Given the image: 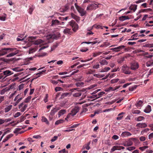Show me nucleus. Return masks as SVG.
<instances>
[{"mask_svg": "<svg viewBox=\"0 0 153 153\" xmlns=\"http://www.w3.org/2000/svg\"><path fill=\"white\" fill-rule=\"evenodd\" d=\"M37 38V36H29L27 39L25 41L26 42H29L31 44H33L35 45H38L43 43V41L40 39H38L36 40H34Z\"/></svg>", "mask_w": 153, "mask_h": 153, "instance_id": "f257e3e1", "label": "nucleus"}, {"mask_svg": "<svg viewBox=\"0 0 153 153\" xmlns=\"http://www.w3.org/2000/svg\"><path fill=\"white\" fill-rule=\"evenodd\" d=\"M16 48H5L1 49L0 50V56L4 55L11 52H13Z\"/></svg>", "mask_w": 153, "mask_h": 153, "instance_id": "f03ea898", "label": "nucleus"}, {"mask_svg": "<svg viewBox=\"0 0 153 153\" xmlns=\"http://www.w3.org/2000/svg\"><path fill=\"white\" fill-rule=\"evenodd\" d=\"M100 4H98L97 2L96 1H93L92 4H89L88 5L86 8L87 10H95L97 8L99 7L98 5Z\"/></svg>", "mask_w": 153, "mask_h": 153, "instance_id": "7ed1b4c3", "label": "nucleus"}, {"mask_svg": "<svg viewBox=\"0 0 153 153\" xmlns=\"http://www.w3.org/2000/svg\"><path fill=\"white\" fill-rule=\"evenodd\" d=\"M79 107L76 106L75 107L72 108L71 111L67 116V118H68L71 116L75 115L79 111Z\"/></svg>", "mask_w": 153, "mask_h": 153, "instance_id": "20e7f679", "label": "nucleus"}, {"mask_svg": "<svg viewBox=\"0 0 153 153\" xmlns=\"http://www.w3.org/2000/svg\"><path fill=\"white\" fill-rule=\"evenodd\" d=\"M74 5L80 14L81 16H83L86 14V12L83 9L77 5L76 3H75Z\"/></svg>", "mask_w": 153, "mask_h": 153, "instance_id": "39448f33", "label": "nucleus"}, {"mask_svg": "<svg viewBox=\"0 0 153 153\" xmlns=\"http://www.w3.org/2000/svg\"><path fill=\"white\" fill-rule=\"evenodd\" d=\"M57 37V35L55 34H49L46 36V39L48 40L47 42H52L53 39H56Z\"/></svg>", "mask_w": 153, "mask_h": 153, "instance_id": "423d86ee", "label": "nucleus"}, {"mask_svg": "<svg viewBox=\"0 0 153 153\" xmlns=\"http://www.w3.org/2000/svg\"><path fill=\"white\" fill-rule=\"evenodd\" d=\"M122 70L123 72L126 74H129L131 72L129 67L126 65H124L122 67Z\"/></svg>", "mask_w": 153, "mask_h": 153, "instance_id": "0eeeda50", "label": "nucleus"}, {"mask_svg": "<svg viewBox=\"0 0 153 153\" xmlns=\"http://www.w3.org/2000/svg\"><path fill=\"white\" fill-rule=\"evenodd\" d=\"M139 67V64L138 63L134 62L132 63L131 65V68L133 70H135Z\"/></svg>", "mask_w": 153, "mask_h": 153, "instance_id": "6e6552de", "label": "nucleus"}, {"mask_svg": "<svg viewBox=\"0 0 153 153\" xmlns=\"http://www.w3.org/2000/svg\"><path fill=\"white\" fill-rule=\"evenodd\" d=\"M12 52L10 54H7L6 56V57H12L14 56L19 53V50H17V49L16 48V49L13 52Z\"/></svg>", "mask_w": 153, "mask_h": 153, "instance_id": "1a4fd4ad", "label": "nucleus"}, {"mask_svg": "<svg viewBox=\"0 0 153 153\" xmlns=\"http://www.w3.org/2000/svg\"><path fill=\"white\" fill-rule=\"evenodd\" d=\"M5 76V77L13 74L14 73L13 71H12L9 70H6L3 71Z\"/></svg>", "mask_w": 153, "mask_h": 153, "instance_id": "9d476101", "label": "nucleus"}, {"mask_svg": "<svg viewBox=\"0 0 153 153\" xmlns=\"http://www.w3.org/2000/svg\"><path fill=\"white\" fill-rule=\"evenodd\" d=\"M136 126L137 128H143L146 127L147 126L146 124L144 123H138L136 125Z\"/></svg>", "mask_w": 153, "mask_h": 153, "instance_id": "9b49d317", "label": "nucleus"}, {"mask_svg": "<svg viewBox=\"0 0 153 153\" xmlns=\"http://www.w3.org/2000/svg\"><path fill=\"white\" fill-rule=\"evenodd\" d=\"M66 112V111L65 109H62L60 110L58 112V115L59 117L63 115L64 114H65Z\"/></svg>", "mask_w": 153, "mask_h": 153, "instance_id": "f8f14e48", "label": "nucleus"}, {"mask_svg": "<svg viewBox=\"0 0 153 153\" xmlns=\"http://www.w3.org/2000/svg\"><path fill=\"white\" fill-rule=\"evenodd\" d=\"M68 93H62L61 94V93L58 92V97L60 95H61V96L59 99H62L64 98L65 97H66L68 95Z\"/></svg>", "mask_w": 153, "mask_h": 153, "instance_id": "ddd939ff", "label": "nucleus"}, {"mask_svg": "<svg viewBox=\"0 0 153 153\" xmlns=\"http://www.w3.org/2000/svg\"><path fill=\"white\" fill-rule=\"evenodd\" d=\"M57 78V76H53L52 77V79L51 80V82L54 85H56L57 84V80H54V79H56Z\"/></svg>", "mask_w": 153, "mask_h": 153, "instance_id": "4468645a", "label": "nucleus"}, {"mask_svg": "<svg viewBox=\"0 0 153 153\" xmlns=\"http://www.w3.org/2000/svg\"><path fill=\"white\" fill-rule=\"evenodd\" d=\"M151 111V107L150 105H148L144 110V111L146 113H149Z\"/></svg>", "mask_w": 153, "mask_h": 153, "instance_id": "2eb2a0df", "label": "nucleus"}, {"mask_svg": "<svg viewBox=\"0 0 153 153\" xmlns=\"http://www.w3.org/2000/svg\"><path fill=\"white\" fill-rule=\"evenodd\" d=\"M131 134L129 132L125 131L122 132L121 135L123 137H126L131 136Z\"/></svg>", "mask_w": 153, "mask_h": 153, "instance_id": "dca6fc26", "label": "nucleus"}, {"mask_svg": "<svg viewBox=\"0 0 153 153\" xmlns=\"http://www.w3.org/2000/svg\"><path fill=\"white\" fill-rule=\"evenodd\" d=\"M130 19L129 17L128 16H122L119 17V20L122 21H123L127 20V19Z\"/></svg>", "mask_w": 153, "mask_h": 153, "instance_id": "f3484780", "label": "nucleus"}, {"mask_svg": "<svg viewBox=\"0 0 153 153\" xmlns=\"http://www.w3.org/2000/svg\"><path fill=\"white\" fill-rule=\"evenodd\" d=\"M71 29L69 28H66L64 29L63 31L64 33L66 34L71 35Z\"/></svg>", "mask_w": 153, "mask_h": 153, "instance_id": "a211bd4d", "label": "nucleus"}, {"mask_svg": "<svg viewBox=\"0 0 153 153\" xmlns=\"http://www.w3.org/2000/svg\"><path fill=\"white\" fill-rule=\"evenodd\" d=\"M135 138H130L129 140L128 141H126L127 142V143L128 144L129 146L132 145L133 144V142L132 140H135Z\"/></svg>", "mask_w": 153, "mask_h": 153, "instance_id": "6ab92c4d", "label": "nucleus"}, {"mask_svg": "<svg viewBox=\"0 0 153 153\" xmlns=\"http://www.w3.org/2000/svg\"><path fill=\"white\" fill-rule=\"evenodd\" d=\"M137 5H131L129 7V9L132 10L134 12L137 9Z\"/></svg>", "mask_w": 153, "mask_h": 153, "instance_id": "aec40b11", "label": "nucleus"}, {"mask_svg": "<svg viewBox=\"0 0 153 153\" xmlns=\"http://www.w3.org/2000/svg\"><path fill=\"white\" fill-rule=\"evenodd\" d=\"M12 105H9L7 106V107H6L4 108V111L5 112H7L9 111L12 108Z\"/></svg>", "mask_w": 153, "mask_h": 153, "instance_id": "412c9836", "label": "nucleus"}, {"mask_svg": "<svg viewBox=\"0 0 153 153\" xmlns=\"http://www.w3.org/2000/svg\"><path fill=\"white\" fill-rule=\"evenodd\" d=\"M124 114V113L123 112L119 114L118 115V117L116 118V119L117 120H121L122 119L123 117V116L122 115Z\"/></svg>", "mask_w": 153, "mask_h": 153, "instance_id": "4be33fe9", "label": "nucleus"}, {"mask_svg": "<svg viewBox=\"0 0 153 153\" xmlns=\"http://www.w3.org/2000/svg\"><path fill=\"white\" fill-rule=\"evenodd\" d=\"M100 63L102 65H107L108 64V62L105 59L100 60Z\"/></svg>", "mask_w": 153, "mask_h": 153, "instance_id": "5701e85b", "label": "nucleus"}, {"mask_svg": "<svg viewBox=\"0 0 153 153\" xmlns=\"http://www.w3.org/2000/svg\"><path fill=\"white\" fill-rule=\"evenodd\" d=\"M46 72V71H42L37 73L36 74V75L34 76V77H35V78H36L39 77L40 75L43 74L44 73H45Z\"/></svg>", "mask_w": 153, "mask_h": 153, "instance_id": "b1692460", "label": "nucleus"}, {"mask_svg": "<svg viewBox=\"0 0 153 153\" xmlns=\"http://www.w3.org/2000/svg\"><path fill=\"white\" fill-rule=\"evenodd\" d=\"M97 42H98V41L97 40H96L95 41H93V42H83L82 43H85V44H91V45H94V44H96V43H97ZM99 42H98L99 43Z\"/></svg>", "mask_w": 153, "mask_h": 153, "instance_id": "393cba45", "label": "nucleus"}, {"mask_svg": "<svg viewBox=\"0 0 153 153\" xmlns=\"http://www.w3.org/2000/svg\"><path fill=\"white\" fill-rule=\"evenodd\" d=\"M78 25L76 23L74 25V26L72 27L73 30L74 32L76 31L78 29Z\"/></svg>", "mask_w": 153, "mask_h": 153, "instance_id": "a878e982", "label": "nucleus"}, {"mask_svg": "<svg viewBox=\"0 0 153 153\" xmlns=\"http://www.w3.org/2000/svg\"><path fill=\"white\" fill-rule=\"evenodd\" d=\"M143 103V102L141 100H140L137 102L136 104V105L137 107L138 108H139L142 105V104Z\"/></svg>", "mask_w": 153, "mask_h": 153, "instance_id": "bb28decb", "label": "nucleus"}, {"mask_svg": "<svg viewBox=\"0 0 153 153\" xmlns=\"http://www.w3.org/2000/svg\"><path fill=\"white\" fill-rule=\"evenodd\" d=\"M92 27L96 29H99L100 28H101V29H103L102 26L99 25L95 24L93 25Z\"/></svg>", "mask_w": 153, "mask_h": 153, "instance_id": "cd10ccee", "label": "nucleus"}, {"mask_svg": "<svg viewBox=\"0 0 153 153\" xmlns=\"http://www.w3.org/2000/svg\"><path fill=\"white\" fill-rule=\"evenodd\" d=\"M82 95V92L80 91L77 93H76L73 94V96L75 97H79L81 96Z\"/></svg>", "mask_w": 153, "mask_h": 153, "instance_id": "c85d7f7f", "label": "nucleus"}, {"mask_svg": "<svg viewBox=\"0 0 153 153\" xmlns=\"http://www.w3.org/2000/svg\"><path fill=\"white\" fill-rule=\"evenodd\" d=\"M57 111V108H53L52 110H51V115H54L55 113Z\"/></svg>", "mask_w": 153, "mask_h": 153, "instance_id": "c756f323", "label": "nucleus"}, {"mask_svg": "<svg viewBox=\"0 0 153 153\" xmlns=\"http://www.w3.org/2000/svg\"><path fill=\"white\" fill-rule=\"evenodd\" d=\"M8 90V88H4L1 90L0 91V94H4L5 93V92L7 91Z\"/></svg>", "mask_w": 153, "mask_h": 153, "instance_id": "7c9ffc66", "label": "nucleus"}, {"mask_svg": "<svg viewBox=\"0 0 153 153\" xmlns=\"http://www.w3.org/2000/svg\"><path fill=\"white\" fill-rule=\"evenodd\" d=\"M102 53V52H94V53H92L93 56L94 57H96L97 56L100 55Z\"/></svg>", "mask_w": 153, "mask_h": 153, "instance_id": "2f4dec72", "label": "nucleus"}, {"mask_svg": "<svg viewBox=\"0 0 153 153\" xmlns=\"http://www.w3.org/2000/svg\"><path fill=\"white\" fill-rule=\"evenodd\" d=\"M119 50V51H120L121 50L124 49V50L125 51H126L127 50V49L126 48H125V46L123 45H121L120 46H119L117 47Z\"/></svg>", "mask_w": 153, "mask_h": 153, "instance_id": "473e14b6", "label": "nucleus"}, {"mask_svg": "<svg viewBox=\"0 0 153 153\" xmlns=\"http://www.w3.org/2000/svg\"><path fill=\"white\" fill-rule=\"evenodd\" d=\"M31 96H29L27 98L25 99L24 100V102L25 103H27L28 102L30 101V100L31 99Z\"/></svg>", "mask_w": 153, "mask_h": 153, "instance_id": "72a5a7b5", "label": "nucleus"}, {"mask_svg": "<svg viewBox=\"0 0 153 153\" xmlns=\"http://www.w3.org/2000/svg\"><path fill=\"white\" fill-rule=\"evenodd\" d=\"M144 118V117L143 116H139L137 118L136 120L137 121H140L143 120Z\"/></svg>", "mask_w": 153, "mask_h": 153, "instance_id": "f704fd0d", "label": "nucleus"}, {"mask_svg": "<svg viewBox=\"0 0 153 153\" xmlns=\"http://www.w3.org/2000/svg\"><path fill=\"white\" fill-rule=\"evenodd\" d=\"M42 122L46 123L47 124L48 123V120L44 117H42Z\"/></svg>", "mask_w": 153, "mask_h": 153, "instance_id": "c9c22d12", "label": "nucleus"}, {"mask_svg": "<svg viewBox=\"0 0 153 153\" xmlns=\"http://www.w3.org/2000/svg\"><path fill=\"white\" fill-rule=\"evenodd\" d=\"M76 23V22L74 20H72L69 22V24L72 27L74 26V25Z\"/></svg>", "mask_w": 153, "mask_h": 153, "instance_id": "e433bc0d", "label": "nucleus"}, {"mask_svg": "<svg viewBox=\"0 0 153 153\" xmlns=\"http://www.w3.org/2000/svg\"><path fill=\"white\" fill-rule=\"evenodd\" d=\"M27 107V104H25L24 105V106L21 109L20 111L21 112H24L26 110V108Z\"/></svg>", "mask_w": 153, "mask_h": 153, "instance_id": "4c0bfd02", "label": "nucleus"}, {"mask_svg": "<svg viewBox=\"0 0 153 153\" xmlns=\"http://www.w3.org/2000/svg\"><path fill=\"white\" fill-rule=\"evenodd\" d=\"M48 47V44L46 43L45 44V45H44L42 46L39 49V51H40L42 50H43L46 48H47Z\"/></svg>", "mask_w": 153, "mask_h": 153, "instance_id": "58836bf2", "label": "nucleus"}, {"mask_svg": "<svg viewBox=\"0 0 153 153\" xmlns=\"http://www.w3.org/2000/svg\"><path fill=\"white\" fill-rule=\"evenodd\" d=\"M140 112V111L139 110H133L132 111V113L133 114H138Z\"/></svg>", "mask_w": 153, "mask_h": 153, "instance_id": "ea45409f", "label": "nucleus"}, {"mask_svg": "<svg viewBox=\"0 0 153 153\" xmlns=\"http://www.w3.org/2000/svg\"><path fill=\"white\" fill-rule=\"evenodd\" d=\"M137 86L135 85L133 86L130 87L129 88V90L131 91H133L134 90L136 89L137 88Z\"/></svg>", "mask_w": 153, "mask_h": 153, "instance_id": "a19ab883", "label": "nucleus"}, {"mask_svg": "<svg viewBox=\"0 0 153 153\" xmlns=\"http://www.w3.org/2000/svg\"><path fill=\"white\" fill-rule=\"evenodd\" d=\"M52 26H54V25H56L57 24V20L55 19L54 20L53 19L52 21Z\"/></svg>", "mask_w": 153, "mask_h": 153, "instance_id": "79ce46f5", "label": "nucleus"}, {"mask_svg": "<svg viewBox=\"0 0 153 153\" xmlns=\"http://www.w3.org/2000/svg\"><path fill=\"white\" fill-rule=\"evenodd\" d=\"M4 72L3 73H0V79H4L5 78Z\"/></svg>", "mask_w": 153, "mask_h": 153, "instance_id": "37998d69", "label": "nucleus"}, {"mask_svg": "<svg viewBox=\"0 0 153 153\" xmlns=\"http://www.w3.org/2000/svg\"><path fill=\"white\" fill-rule=\"evenodd\" d=\"M110 50H112L113 52H118L120 51L118 47L111 48Z\"/></svg>", "mask_w": 153, "mask_h": 153, "instance_id": "c03bdc74", "label": "nucleus"}, {"mask_svg": "<svg viewBox=\"0 0 153 153\" xmlns=\"http://www.w3.org/2000/svg\"><path fill=\"white\" fill-rule=\"evenodd\" d=\"M83 84V83L82 82H78L76 83V85L77 87L82 86Z\"/></svg>", "mask_w": 153, "mask_h": 153, "instance_id": "a18cd8bd", "label": "nucleus"}, {"mask_svg": "<svg viewBox=\"0 0 153 153\" xmlns=\"http://www.w3.org/2000/svg\"><path fill=\"white\" fill-rule=\"evenodd\" d=\"M24 84H22L21 85H20L19 86H18V88L17 90H19V91H20V90L22 89L24 87Z\"/></svg>", "mask_w": 153, "mask_h": 153, "instance_id": "49530a36", "label": "nucleus"}, {"mask_svg": "<svg viewBox=\"0 0 153 153\" xmlns=\"http://www.w3.org/2000/svg\"><path fill=\"white\" fill-rule=\"evenodd\" d=\"M135 149V147L134 146H131L126 148V149L129 151H131L132 150H134Z\"/></svg>", "mask_w": 153, "mask_h": 153, "instance_id": "de8ad7c7", "label": "nucleus"}, {"mask_svg": "<svg viewBox=\"0 0 153 153\" xmlns=\"http://www.w3.org/2000/svg\"><path fill=\"white\" fill-rule=\"evenodd\" d=\"M119 80V79H114L111 80V83H114L117 82Z\"/></svg>", "mask_w": 153, "mask_h": 153, "instance_id": "09e8293b", "label": "nucleus"}, {"mask_svg": "<svg viewBox=\"0 0 153 153\" xmlns=\"http://www.w3.org/2000/svg\"><path fill=\"white\" fill-rule=\"evenodd\" d=\"M117 146H114L111 149V152H113L117 150Z\"/></svg>", "mask_w": 153, "mask_h": 153, "instance_id": "8fccbe9b", "label": "nucleus"}, {"mask_svg": "<svg viewBox=\"0 0 153 153\" xmlns=\"http://www.w3.org/2000/svg\"><path fill=\"white\" fill-rule=\"evenodd\" d=\"M12 70L14 71H16L17 72L20 71H22V70L20 69L18 67H16V68H13L12 69Z\"/></svg>", "mask_w": 153, "mask_h": 153, "instance_id": "3c124183", "label": "nucleus"}, {"mask_svg": "<svg viewBox=\"0 0 153 153\" xmlns=\"http://www.w3.org/2000/svg\"><path fill=\"white\" fill-rule=\"evenodd\" d=\"M23 97H21L18 99L16 102V103L14 104V106H16L17 104L20 102V101L22 99Z\"/></svg>", "mask_w": 153, "mask_h": 153, "instance_id": "603ef678", "label": "nucleus"}, {"mask_svg": "<svg viewBox=\"0 0 153 153\" xmlns=\"http://www.w3.org/2000/svg\"><path fill=\"white\" fill-rule=\"evenodd\" d=\"M21 130V129L20 128H16L15 129V130L13 131V132L14 133H17Z\"/></svg>", "mask_w": 153, "mask_h": 153, "instance_id": "864d4df0", "label": "nucleus"}, {"mask_svg": "<svg viewBox=\"0 0 153 153\" xmlns=\"http://www.w3.org/2000/svg\"><path fill=\"white\" fill-rule=\"evenodd\" d=\"M119 138V136L116 135H113L112 137V139L115 140H117Z\"/></svg>", "mask_w": 153, "mask_h": 153, "instance_id": "5fc2aeb1", "label": "nucleus"}, {"mask_svg": "<svg viewBox=\"0 0 153 153\" xmlns=\"http://www.w3.org/2000/svg\"><path fill=\"white\" fill-rule=\"evenodd\" d=\"M59 153H68V152L67 151L66 152L65 149H64L59 151Z\"/></svg>", "mask_w": 153, "mask_h": 153, "instance_id": "6e6d98bb", "label": "nucleus"}, {"mask_svg": "<svg viewBox=\"0 0 153 153\" xmlns=\"http://www.w3.org/2000/svg\"><path fill=\"white\" fill-rule=\"evenodd\" d=\"M105 94V93L103 91L100 92L98 93V96L100 97Z\"/></svg>", "mask_w": 153, "mask_h": 153, "instance_id": "4d7b16f0", "label": "nucleus"}, {"mask_svg": "<svg viewBox=\"0 0 153 153\" xmlns=\"http://www.w3.org/2000/svg\"><path fill=\"white\" fill-rule=\"evenodd\" d=\"M21 115V113L19 112H18L15 114V115H14V117L15 118L17 117H19Z\"/></svg>", "mask_w": 153, "mask_h": 153, "instance_id": "13d9d810", "label": "nucleus"}, {"mask_svg": "<svg viewBox=\"0 0 153 153\" xmlns=\"http://www.w3.org/2000/svg\"><path fill=\"white\" fill-rule=\"evenodd\" d=\"M99 67V65L98 63H97L96 64L94 65L93 66V68L94 69H97Z\"/></svg>", "mask_w": 153, "mask_h": 153, "instance_id": "bf43d9fd", "label": "nucleus"}, {"mask_svg": "<svg viewBox=\"0 0 153 153\" xmlns=\"http://www.w3.org/2000/svg\"><path fill=\"white\" fill-rule=\"evenodd\" d=\"M5 16L6 15H5ZM6 18V16H0V20L3 21H4L5 20Z\"/></svg>", "mask_w": 153, "mask_h": 153, "instance_id": "052dcab7", "label": "nucleus"}, {"mask_svg": "<svg viewBox=\"0 0 153 153\" xmlns=\"http://www.w3.org/2000/svg\"><path fill=\"white\" fill-rule=\"evenodd\" d=\"M143 47L151 48L150 44L146 43L143 45Z\"/></svg>", "mask_w": 153, "mask_h": 153, "instance_id": "680f3d73", "label": "nucleus"}, {"mask_svg": "<svg viewBox=\"0 0 153 153\" xmlns=\"http://www.w3.org/2000/svg\"><path fill=\"white\" fill-rule=\"evenodd\" d=\"M48 94H46V96L44 99V101L45 102H46L48 101Z\"/></svg>", "mask_w": 153, "mask_h": 153, "instance_id": "e2e57ef3", "label": "nucleus"}, {"mask_svg": "<svg viewBox=\"0 0 153 153\" xmlns=\"http://www.w3.org/2000/svg\"><path fill=\"white\" fill-rule=\"evenodd\" d=\"M33 10V9L32 7H30L29 8L28 10V12L30 14H31L32 13Z\"/></svg>", "mask_w": 153, "mask_h": 153, "instance_id": "0e129e2a", "label": "nucleus"}, {"mask_svg": "<svg viewBox=\"0 0 153 153\" xmlns=\"http://www.w3.org/2000/svg\"><path fill=\"white\" fill-rule=\"evenodd\" d=\"M146 140V138L144 136H141L140 138V140L141 141H143Z\"/></svg>", "mask_w": 153, "mask_h": 153, "instance_id": "69168bd1", "label": "nucleus"}, {"mask_svg": "<svg viewBox=\"0 0 153 153\" xmlns=\"http://www.w3.org/2000/svg\"><path fill=\"white\" fill-rule=\"evenodd\" d=\"M95 71V70H90L88 71V74H93Z\"/></svg>", "mask_w": 153, "mask_h": 153, "instance_id": "338daca9", "label": "nucleus"}, {"mask_svg": "<svg viewBox=\"0 0 153 153\" xmlns=\"http://www.w3.org/2000/svg\"><path fill=\"white\" fill-rule=\"evenodd\" d=\"M148 126L151 128L150 130L153 131V123L149 125Z\"/></svg>", "mask_w": 153, "mask_h": 153, "instance_id": "774afa93", "label": "nucleus"}]
</instances>
